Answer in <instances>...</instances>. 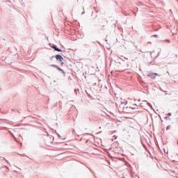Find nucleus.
Returning <instances> with one entry per match:
<instances>
[{"label":"nucleus","mask_w":178,"mask_h":178,"mask_svg":"<svg viewBox=\"0 0 178 178\" xmlns=\"http://www.w3.org/2000/svg\"><path fill=\"white\" fill-rule=\"evenodd\" d=\"M156 76H161L156 73H154V72H149L147 74V77H149L150 79H152L153 80H154V79H156Z\"/></svg>","instance_id":"nucleus-1"},{"label":"nucleus","mask_w":178,"mask_h":178,"mask_svg":"<svg viewBox=\"0 0 178 178\" xmlns=\"http://www.w3.org/2000/svg\"><path fill=\"white\" fill-rule=\"evenodd\" d=\"M56 60H60V62H62V59H63V57H62V56L57 54L56 56Z\"/></svg>","instance_id":"nucleus-2"},{"label":"nucleus","mask_w":178,"mask_h":178,"mask_svg":"<svg viewBox=\"0 0 178 178\" xmlns=\"http://www.w3.org/2000/svg\"><path fill=\"white\" fill-rule=\"evenodd\" d=\"M51 66H53L54 67H56V69H58V70H59V72H62V73H63L65 74V72L63 71V70H62L61 68H60L59 67H58L56 65H52Z\"/></svg>","instance_id":"nucleus-3"},{"label":"nucleus","mask_w":178,"mask_h":178,"mask_svg":"<svg viewBox=\"0 0 178 178\" xmlns=\"http://www.w3.org/2000/svg\"><path fill=\"white\" fill-rule=\"evenodd\" d=\"M51 48H53V49H55V51H57L58 52H62V49L56 47V46H51Z\"/></svg>","instance_id":"nucleus-4"},{"label":"nucleus","mask_w":178,"mask_h":178,"mask_svg":"<svg viewBox=\"0 0 178 178\" xmlns=\"http://www.w3.org/2000/svg\"><path fill=\"white\" fill-rule=\"evenodd\" d=\"M154 37H156H156H158V36H157V35H154Z\"/></svg>","instance_id":"nucleus-5"}]
</instances>
